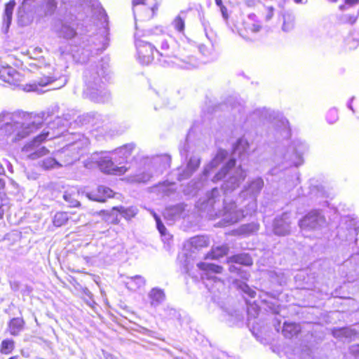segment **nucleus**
<instances>
[{"instance_id":"1","label":"nucleus","mask_w":359,"mask_h":359,"mask_svg":"<svg viewBox=\"0 0 359 359\" xmlns=\"http://www.w3.org/2000/svg\"><path fill=\"white\" fill-rule=\"evenodd\" d=\"M29 75V70L20 72L11 66H0V79L10 85L21 88L23 90L26 85V77Z\"/></svg>"},{"instance_id":"2","label":"nucleus","mask_w":359,"mask_h":359,"mask_svg":"<svg viewBox=\"0 0 359 359\" xmlns=\"http://www.w3.org/2000/svg\"><path fill=\"white\" fill-rule=\"evenodd\" d=\"M151 43L139 39L135 40L137 59L144 65L151 64L154 59L156 48Z\"/></svg>"},{"instance_id":"3","label":"nucleus","mask_w":359,"mask_h":359,"mask_svg":"<svg viewBox=\"0 0 359 359\" xmlns=\"http://www.w3.org/2000/svg\"><path fill=\"white\" fill-rule=\"evenodd\" d=\"M325 221V219L320 212L317 210H313L300 219L299 225L303 229L311 230L316 229Z\"/></svg>"},{"instance_id":"4","label":"nucleus","mask_w":359,"mask_h":359,"mask_svg":"<svg viewBox=\"0 0 359 359\" xmlns=\"http://www.w3.org/2000/svg\"><path fill=\"white\" fill-rule=\"evenodd\" d=\"M115 193L110 188L100 185L86 194L88 199L99 203H104L108 198H113Z\"/></svg>"},{"instance_id":"5","label":"nucleus","mask_w":359,"mask_h":359,"mask_svg":"<svg viewBox=\"0 0 359 359\" xmlns=\"http://www.w3.org/2000/svg\"><path fill=\"white\" fill-rule=\"evenodd\" d=\"M151 42L156 43L158 46V50L156 49V53L161 57H170L172 52L168 44V40L164 33L161 32L160 34L149 35Z\"/></svg>"},{"instance_id":"6","label":"nucleus","mask_w":359,"mask_h":359,"mask_svg":"<svg viewBox=\"0 0 359 359\" xmlns=\"http://www.w3.org/2000/svg\"><path fill=\"white\" fill-rule=\"evenodd\" d=\"M116 160L127 163L129 160L135 158L137 154V147L134 143L125 144L115 149Z\"/></svg>"},{"instance_id":"7","label":"nucleus","mask_w":359,"mask_h":359,"mask_svg":"<svg viewBox=\"0 0 359 359\" xmlns=\"http://www.w3.org/2000/svg\"><path fill=\"white\" fill-rule=\"evenodd\" d=\"M20 118H21L20 123L23 126H26V127L32 131L39 128L43 124V116L39 114L22 112L20 114Z\"/></svg>"},{"instance_id":"8","label":"nucleus","mask_w":359,"mask_h":359,"mask_svg":"<svg viewBox=\"0 0 359 359\" xmlns=\"http://www.w3.org/2000/svg\"><path fill=\"white\" fill-rule=\"evenodd\" d=\"M40 74L42 76L32 81L31 83H27L26 81V85L24 87L25 91L36 90L39 87L46 86L55 81V78L50 74L46 75L41 71L40 72Z\"/></svg>"},{"instance_id":"9","label":"nucleus","mask_w":359,"mask_h":359,"mask_svg":"<svg viewBox=\"0 0 359 359\" xmlns=\"http://www.w3.org/2000/svg\"><path fill=\"white\" fill-rule=\"evenodd\" d=\"M132 8L135 17L136 18L137 13L136 11V7L138 6H147L148 11V18H153L158 9V3L156 0H132Z\"/></svg>"},{"instance_id":"10","label":"nucleus","mask_w":359,"mask_h":359,"mask_svg":"<svg viewBox=\"0 0 359 359\" xmlns=\"http://www.w3.org/2000/svg\"><path fill=\"white\" fill-rule=\"evenodd\" d=\"M100 169L109 174H123L128 168L126 166H116L109 158H104L99 162Z\"/></svg>"},{"instance_id":"11","label":"nucleus","mask_w":359,"mask_h":359,"mask_svg":"<svg viewBox=\"0 0 359 359\" xmlns=\"http://www.w3.org/2000/svg\"><path fill=\"white\" fill-rule=\"evenodd\" d=\"M81 193L77 187H72L68 188L64 193L63 199L72 208H79L81 206L80 203Z\"/></svg>"},{"instance_id":"12","label":"nucleus","mask_w":359,"mask_h":359,"mask_svg":"<svg viewBox=\"0 0 359 359\" xmlns=\"http://www.w3.org/2000/svg\"><path fill=\"white\" fill-rule=\"evenodd\" d=\"M76 215V212H57L55 214L53 218V224L55 226L60 227L65 225L69 220L74 222L79 220L80 217L77 215L75 218L74 216Z\"/></svg>"},{"instance_id":"13","label":"nucleus","mask_w":359,"mask_h":359,"mask_svg":"<svg viewBox=\"0 0 359 359\" xmlns=\"http://www.w3.org/2000/svg\"><path fill=\"white\" fill-rule=\"evenodd\" d=\"M25 321L22 317L11 318L8 323L7 330L11 336H18L25 329Z\"/></svg>"},{"instance_id":"14","label":"nucleus","mask_w":359,"mask_h":359,"mask_svg":"<svg viewBox=\"0 0 359 359\" xmlns=\"http://www.w3.org/2000/svg\"><path fill=\"white\" fill-rule=\"evenodd\" d=\"M226 262L227 264H238L245 266H250L253 264V259L248 253L231 255L226 259Z\"/></svg>"},{"instance_id":"15","label":"nucleus","mask_w":359,"mask_h":359,"mask_svg":"<svg viewBox=\"0 0 359 359\" xmlns=\"http://www.w3.org/2000/svg\"><path fill=\"white\" fill-rule=\"evenodd\" d=\"M302 332V327L299 323L294 322H285L283 325L282 332L285 338L292 339L297 337Z\"/></svg>"},{"instance_id":"16","label":"nucleus","mask_w":359,"mask_h":359,"mask_svg":"<svg viewBox=\"0 0 359 359\" xmlns=\"http://www.w3.org/2000/svg\"><path fill=\"white\" fill-rule=\"evenodd\" d=\"M49 132L43 131L36 137H34L31 141L25 144L22 148V151H30V149L33 147H39L41 144L48 140Z\"/></svg>"},{"instance_id":"17","label":"nucleus","mask_w":359,"mask_h":359,"mask_svg":"<svg viewBox=\"0 0 359 359\" xmlns=\"http://www.w3.org/2000/svg\"><path fill=\"white\" fill-rule=\"evenodd\" d=\"M343 12V13L338 16V20L341 23L353 25L357 22L359 18V10L349 11L348 8Z\"/></svg>"},{"instance_id":"18","label":"nucleus","mask_w":359,"mask_h":359,"mask_svg":"<svg viewBox=\"0 0 359 359\" xmlns=\"http://www.w3.org/2000/svg\"><path fill=\"white\" fill-rule=\"evenodd\" d=\"M26 155L27 158L30 160H36L49 154L50 151L45 147H33L30 151H22Z\"/></svg>"},{"instance_id":"19","label":"nucleus","mask_w":359,"mask_h":359,"mask_svg":"<svg viewBox=\"0 0 359 359\" xmlns=\"http://www.w3.org/2000/svg\"><path fill=\"white\" fill-rule=\"evenodd\" d=\"M197 267L205 272L207 274L209 273H222L223 271V267L222 266L212 264V263H205V262H199L197 264Z\"/></svg>"},{"instance_id":"20","label":"nucleus","mask_w":359,"mask_h":359,"mask_svg":"<svg viewBox=\"0 0 359 359\" xmlns=\"http://www.w3.org/2000/svg\"><path fill=\"white\" fill-rule=\"evenodd\" d=\"M111 210L118 212L127 220H130L137 214V210L133 207L114 206Z\"/></svg>"},{"instance_id":"21","label":"nucleus","mask_w":359,"mask_h":359,"mask_svg":"<svg viewBox=\"0 0 359 359\" xmlns=\"http://www.w3.org/2000/svg\"><path fill=\"white\" fill-rule=\"evenodd\" d=\"M229 252V248L226 245L212 248L208 254V257L212 259H218L226 255Z\"/></svg>"},{"instance_id":"22","label":"nucleus","mask_w":359,"mask_h":359,"mask_svg":"<svg viewBox=\"0 0 359 359\" xmlns=\"http://www.w3.org/2000/svg\"><path fill=\"white\" fill-rule=\"evenodd\" d=\"M15 347V341L12 339H4L0 344V353L3 355L11 354Z\"/></svg>"},{"instance_id":"23","label":"nucleus","mask_w":359,"mask_h":359,"mask_svg":"<svg viewBox=\"0 0 359 359\" xmlns=\"http://www.w3.org/2000/svg\"><path fill=\"white\" fill-rule=\"evenodd\" d=\"M236 161L235 158L229 159L224 166L221 168V169L217 172L215 175V177L217 180H221L224 178L229 172L235 167Z\"/></svg>"},{"instance_id":"24","label":"nucleus","mask_w":359,"mask_h":359,"mask_svg":"<svg viewBox=\"0 0 359 359\" xmlns=\"http://www.w3.org/2000/svg\"><path fill=\"white\" fill-rule=\"evenodd\" d=\"M191 245L196 249L207 248L209 245V239L205 236H196L191 238Z\"/></svg>"},{"instance_id":"25","label":"nucleus","mask_w":359,"mask_h":359,"mask_svg":"<svg viewBox=\"0 0 359 359\" xmlns=\"http://www.w3.org/2000/svg\"><path fill=\"white\" fill-rule=\"evenodd\" d=\"M151 304H158L165 299L164 292L158 288H153L149 292Z\"/></svg>"},{"instance_id":"26","label":"nucleus","mask_w":359,"mask_h":359,"mask_svg":"<svg viewBox=\"0 0 359 359\" xmlns=\"http://www.w3.org/2000/svg\"><path fill=\"white\" fill-rule=\"evenodd\" d=\"M174 29L179 33L184 34L185 31V20L180 15L175 17L172 22Z\"/></svg>"},{"instance_id":"27","label":"nucleus","mask_w":359,"mask_h":359,"mask_svg":"<svg viewBox=\"0 0 359 359\" xmlns=\"http://www.w3.org/2000/svg\"><path fill=\"white\" fill-rule=\"evenodd\" d=\"M243 25L244 30L247 32H250L256 33L259 32L262 29V26L260 25L255 24L252 22L250 16H249L248 20L243 21Z\"/></svg>"},{"instance_id":"28","label":"nucleus","mask_w":359,"mask_h":359,"mask_svg":"<svg viewBox=\"0 0 359 359\" xmlns=\"http://www.w3.org/2000/svg\"><path fill=\"white\" fill-rule=\"evenodd\" d=\"M60 33L61 36L65 39H72L76 36V29L69 25H64Z\"/></svg>"},{"instance_id":"29","label":"nucleus","mask_w":359,"mask_h":359,"mask_svg":"<svg viewBox=\"0 0 359 359\" xmlns=\"http://www.w3.org/2000/svg\"><path fill=\"white\" fill-rule=\"evenodd\" d=\"M57 165V161L53 157H48L40 162V166L44 170H49Z\"/></svg>"},{"instance_id":"30","label":"nucleus","mask_w":359,"mask_h":359,"mask_svg":"<svg viewBox=\"0 0 359 359\" xmlns=\"http://www.w3.org/2000/svg\"><path fill=\"white\" fill-rule=\"evenodd\" d=\"M9 209V202L6 194L0 196V219H3L4 212Z\"/></svg>"},{"instance_id":"31","label":"nucleus","mask_w":359,"mask_h":359,"mask_svg":"<svg viewBox=\"0 0 359 359\" xmlns=\"http://www.w3.org/2000/svg\"><path fill=\"white\" fill-rule=\"evenodd\" d=\"M294 27V20L290 15L284 16L283 29L285 32L291 30Z\"/></svg>"},{"instance_id":"32","label":"nucleus","mask_w":359,"mask_h":359,"mask_svg":"<svg viewBox=\"0 0 359 359\" xmlns=\"http://www.w3.org/2000/svg\"><path fill=\"white\" fill-rule=\"evenodd\" d=\"M15 6V1L14 0L9 1L5 5L4 13L8 19H11L12 17Z\"/></svg>"},{"instance_id":"33","label":"nucleus","mask_w":359,"mask_h":359,"mask_svg":"<svg viewBox=\"0 0 359 359\" xmlns=\"http://www.w3.org/2000/svg\"><path fill=\"white\" fill-rule=\"evenodd\" d=\"M359 4V0H344V4L339 6L338 8L341 11H344L348 8Z\"/></svg>"},{"instance_id":"34","label":"nucleus","mask_w":359,"mask_h":359,"mask_svg":"<svg viewBox=\"0 0 359 359\" xmlns=\"http://www.w3.org/2000/svg\"><path fill=\"white\" fill-rule=\"evenodd\" d=\"M274 15V8L273 6H267L263 12L262 15L265 21L268 22L272 19Z\"/></svg>"},{"instance_id":"35","label":"nucleus","mask_w":359,"mask_h":359,"mask_svg":"<svg viewBox=\"0 0 359 359\" xmlns=\"http://www.w3.org/2000/svg\"><path fill=\"white\" fill-rule=\"evenodd\" d=\"M292 160L293 163L296 166H299L302 165L304 162L303 156L302 154L299 152H295L292 154Z\"/></svg>"},{"instance_id":"36","label":"nucleus","mask_w":359,"mask_h":359,"mask_svg":"<svg viewBox=\"0 0 359 359\" xmlns=\"http://www.w3.org/2000/svg\"><path fill=\"white\" fill-rule=\"evenodd\" d=\"M227 156V152L225 150H219L215 156V160L219 163L222 162Z\"/></svg>"},{"instance_id":"37","label":"nucleus","mask_w":359,"mask_h":359,"mask_svg":"<svg viewBox=\"0 0 359 359\" xmlns=\"http://www.w3.org/2000/svg\"><path fill=\"white\" fill-rule=\"evenodd\" d=\"M46 5L48 9L54 11L57 8L56 0H47Z\"/></svg>"},{"instance_id":"38","label":"nucleus","mask_w":359,"mask_h":359,"mask_svg":"<svg viewBox=\"0 0 359 359\" xmlns=\"http://www.w3.org/2000/svg\"><path fill=\"white\" fill-rule=\"evenodd\" d=\"M6 188V182L4 179L0 178V196H4L6 194L4 192Z\"/></svg>"},{"instance_id":"39","label":"nucleus","mask_w":359,"mask_h":359,"mask_svg":"<svg viewBox=\"0 0 359 359\" xmlns=\"http://www.w3.org/2000/svg\"><path fill=\"white\" fill-rule=\"evenodd\" d=\"M219 8H220V11L222 12V14L223 17L225 19H227L228 18V14H227V8H226V7L224 5V6H220Z\"/></svg>"},{"instance_id":"40","label":"nucleus","mask_w":359,"mask_h":359,"mask_svg":"<svg viewBox=\"0 0 359 359\" xmlns=\"http://www.w3.org/2000/svg\"><path fill=\"white\" fill-rule=\"evenodd\" d=\"M42 51V48L39 47H35L32 49L33 53H41Z\"/></svg>"},{"instance_id":"41","label":"nucleus","mask_w":359,"mask_h":359,"mask_svg":"<svg viewBox=\"0 0 359 359\" xmlns=\"http://www.w3.org/2000/svg\"><path fill=\"white\" fill-rule=\"evenodd\" d=\"M158 230L160 231V232L163 234V230H165V226L162 224H158Z\"/></svg>"},{"instance_id":"42","label":"nucleus","mask_w":359,"mask_h":359,"mask_svg":"<svg viewBox=\"0 0 359 359\" xmlns=\"http://www.w3.org/2000/svg\"><path fill=\"white\" fill-rule=\"evenodd\" d=\"M215 1L216 5L218 6L219 7L224 6V4L222 3V0H215Z\"/></svg>"},{"instance_id":"43","label":"nucleus","mask_w":359,"mask_h":359,"mask_svg":"<svg viewBox=\"0 0 359 359\" xmlns=\"http://www.w3.org/2000/svg\"><path fill=\"white\" fill-rule=\"evenodd\" d=\"M8 359H20V358L18 355H13V356L8 358Z\"/></svg>"},{"instance_id":"44","label":"nucleus","mask_w":359,"mask_h":359,"mask_svg":"<svg viewBox=\"0 0 359 359\" xmlns=\"http://www.w3.org/2000/svg\"><path fill=\"white\" fill-rule=\"evenodd\" d=\"M235 269L236 268L233 266H232L229 267V270L230 272H233V271H234Z\"/></svg>"},{"instance_id":"45","label":"nucleus","mask_w":359,"mask_h":359,"mask_svg":"<svg viewBox=\"0 0 359 359\" xmlns=\"http://www.w3.org/2000/svg\"><path fill=\"white\" fill-rule=\"evenodd\" d=\"M304 0H294V1L297 4H302L303 3Z\"/></svg>"},{"instance_id":"46","label":"nucleus","mask_w":359,"mask_h":359,"mask_svg":"<svg viewBox=\"0 0 359 359\" xmlns=\"http://www.w3.org/2000/svg\"><path fill=\"white\" fill-rule=\"evenodd\" d=\"M330 3H337L339 1V0H327Z\"/></svg>"},{"instance_id":"47","label":"nucleus","mask_w":359,"mask_h":359,"mask_svg":"<svg viewBox=\"0 0 359 359\" xmlns=\"http://www.w3.org/2000/svg\"><path fill=\"white\" fill-rule=\"evenodd\" d=\"M240 32H241V34H243L244 33H243V29H240Z\"/></svg>"}]
</instances>
